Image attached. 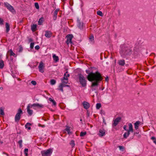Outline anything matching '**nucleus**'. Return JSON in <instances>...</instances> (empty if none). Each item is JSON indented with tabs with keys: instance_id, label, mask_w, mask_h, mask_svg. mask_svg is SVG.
Segmentation results:
<instances>
[{
	"instance_id": "obj_3",
	"label": "nucleus",
	"mask_w": 156,
	"mask_h": 156,
	"mask_svg": "<svg viewBox=\"0 0 156 156\" xmlns=\"http://www.w3.org/2000/svg\"><path fill=\"white\" fill-rule=\"evenodd\" d=\"M78 76L79 79V81L82 86L84 87L87 85V81L86 80L85 77L81 74H78Z\"/></svg>"
},
{
	"instance_id": "obj_27",
	"label": "nucleus",
	"mask_w": 156,
	"mask_h": 156,
	"mask_svg": "<svg viewBox=\"0 0 156 156\" xmlns=\"http://www.w3.org/2000/svg\"><path fill=\"white\" fill-rule=\"evenodd\" d=\"M4 66V62L2 60H0V69L3 68Z\"/></svg>"
},
{
	"instance_id": "obj_5",
	"label": "nucleus",
	"mask_w": 156,
	"mask_h": 156,
	"mask_svg": "<svg viewBox=\"0 0 156 156\" xmlns=\"http://www.w3.org/2000/svg\"><path fill=\"white\" fill-rule=\"evenodd\" d=\"M41 153L42 156H51L52 151L51 149H49L47 150L41 151Z\"/></svg>"
},
{
	"instance_id": "obj_45",
	"label": "nucleus",
	"mask_w": 156,
	"mask_h": 156,
	"mask_svg": "<svg viewBox=\"0 0 156 156\" xmlns=\"http://www.w3.org/2000/svg\"><path fill=\"white\" fill-rule=\"evenodd\" d=\"M90 39L91 41H92L94 40V37L93 35L91 36L90 37Z\"/></svg>"
},
{
	"instance_id": "obj_7",
	"label": "nucleus",
	"mask_w": 156,
	"mask_h": 156,
	"mask_svg": "<svg viewBox=\"0 0 156 156\" xmlns=\"http://www.w3.org/2000/svg\"><path fill=\"white\" fill-rule=\"evenodd\" d=\"M73 37V36L72 34H68L66 36L67 39L66 43L68 45L69 43L72 44V40Z\"/></svg>"
},
{
	"instance_id": "obj_41",
	"label": "nucleus",
	"mask_w": 156,
	"mask_h": 156,
	"mask_svg": "<svg viewBox=\"0 0 156 156\" xmlns=\"http://www.w3.org/2000/svg\"><path fill=\"white\" fill-rule=\"evenodd\" d=\"M18 144H19L20 147V148L22 147V140H20L18 141Z\"/></svg>"
},
{
	"instance_id": "obj_40",
	"label": "nucleus",
	"mask_w": 156,
	"mask_h": 156,
	"mask_svg": "<svg viewBox=\"0 0 156 156\" xmlns=\"http://www.w3.org/2000/svg\"><path fill=\"white\" fill-rule=\"evenodd\" d=\"M68 72L66 71L65 73L64 74V76H65L66 78H67L70 75L69 74H68Z\"/></svg>"
},
{
	"instance_id": "obj_50",
	"label": "nucleus",
	"mask_w": 156,
	"mask_h": 156,
	"mask_svg": "<svg viewBox=\"0 0 156 156\" xmlns=\"http://www.w3.org/2000/svg\"><path fill=\"white\" fill-rule=\"evenodd\" d=\"M127 132H126V134H127V136H128L130 134V132H131V131H129V130H127Z\"/></svg>"
},
{
	"instance_id": "obj_57",
	"label": "nucleus",
	"mask_w": 156,
	"mask_h": 156,
	"mask_svg": "<svg viewBox=\"0 0 156 156\" xmlns=\"http://www.w3.org/2000/svg\"><path fill=\"white\" fill-rule=\"evenodd\" d=\"M139 133V132H137L136 133H134V135H135L136 134H138Z\"/></svg>"
},
{
	"instance_id": "obj_15",
	"label": "nucleus",
	"mask_w": 156,
	"mask_h": 156,
	"mask_svg": "<svg viewBox=\"0 0 156 156\" xmlns=\"http://www.w3.org/2000/svg\"><path fill=\"white\" fill-rule=\"evenodd\" d=\"M83 105L84 108L86 109H87L89 108L90 106V104L87 102L85 101H84L83 102Z\"/></svg>"
},
{
	"instance_id": "obj_28",
	"label": "nucleus",
	"mask_w": 156,
	"mask_h": 156,
	"mask_svg": "<svg viewBox=\"0 0 156 156\" xmlns=\"http://www.w3.org/2000/svg\"><path fill=\"white\" fill-rule=\"evenodd\" d=\"M44 18L43 17H41L38 21V24L41 25L43 22V21Z\"/></svg>"
},
{
	"instance_id": "obj_23",
	"label": "nucleus",
	"mask_w": 156,
	"mask_h": 156,
	"mask_svg": "<svg viewBox=\"0 0 156 156\" xmlns=\"http://www.w3.org/2000/svg\"><path fill=\"white\" fill-rule=\"evenodd\" d=\"M70 127L66 126V128L65 129V130L69 134L72 133L70 131Z\"/></svg>"
},
{
	"instance_id": "obj_14",
	"label": "nucleus",
	"mask_w": 156,
	"mask_h": 156,
	"mask_svg": "<svg viewBox=\"0 0 156 156\" xmlns=\"http://www.w3.org/2000/svg\"><path fill=\"white\" fill-rule=\"evenodd\" d=\"M33 107H37L39 108H42L44 106L43 105L38 103H34L31 105L30 106V108Z\"/></svg>"
},
{
	"instance_id": "obj_20",
	"label": "nucleus",
	"mask_w": 156,
	"mask_h": 156,
	"mask_svg": "<svg viewBox=\"0 0 156 156\" xmlns=\"http://www.w3.org/2000/svg\"><path fill=\"white\" fill-rule=\"evenodd\" d=\"M129 126V131H131V132H133V125L132 124L130 123L128 124Z\"/></svg>"
},
{
	"instance_id": "obj_47",
	"label": "nucleus",
	"mask_w": 156,
	"mask_h": 156,
	"mask_svg": "<svg viewBox=\"0 0 156 156\" xmlns=\"http://www.w3.org/2000/svg\"><path fill=\"white\" fill-rule=\"evenodd\" d=\"M35 48L36 50H38L39 49L40 47L38 45H37L35 46Z\"/></svg>"
},
{
	"instance_id": "obj_11",
	"label": "nucleus",
	"mask_w": 156,
	"mask_h": 156,
	"mask_svg": "<svg viewBox=\"0 0 156 156\" xmlns=\"http://www.w3.org/2000/svg\"><path fill=\"white\" fill-rule=\"evenodd\" d=\"M59 11V9H57L54 11L53 14V19L54 20H56L57 18L58 13Z\"/></svg>"
},
{
	"instance_id": "obj_59",
	"label": "nucleus",
	"mask_w": 156,
	"mask_h": 156,
	"mask_svg": "<svg viewBox=\"0 0 156 156\" xmlns=\"http://www.w3.org/2000/svg\"><path fill=\"white\" fill-rule=\"evenodd\" d=\"M95 90V88H93L92 89V90L93 91V90Z\"/></svg>"
},
{
	"instance_id": "obj_43",
	"label": "nucleus",
	"mask_w": 156,
	"mask_h": 156,
	"mask_svg": "<svg viewBox=\"0 0 156 156\" xmlns=\"http://www.w3.org/2000/svg\"><path fill=\"white\" fill-rule=\"evenodd\" d=\"M34 42H32L30 43V48L31 49H33L34 48Z\"/></svg>"
},
{
	"instance_id": "obj_53",
	"label": "nucleus",
	"mask_w": 156,
	"mask_h": 156,
	"mask_svg": "<svg viewBox=\"0 0 156 156\" xmlns=\"http://www.w3.org/2000/svg\"><path fill=\"white\" fill-rule=\"evenodd\" d=\"M103 122L104 123V124L106 125V122H105V119L104 118H103Z\"/></svg>"
},
{
	"instance_id": "obj_6",
	"label": "nucleus",
	"mask_w": 156,
	"mask_h": 156,
	"mask_svg": "<svg viewBox=\"0 0 156 156\" xmlns=\"http://www.w3.org/2000/svg\"><path fill=\"white\" fill-rule=\"evenodd\" d=\"M4 5L12 13L15 12V11L13 7L7 2H4Z\"/></svg>"
},
{
	"instance_id": "obj_55",
	"label": "nucleus",
	"mask_w": 156,
	"mask_h": 156,
	"mask_svg": "<svg viewBox=\"0 0 156 156\" xmlns=\"http://www.w3.org/2000/svg\"><path fill=\"white\" fill-rule=\"evenodd\" d=\"M28 41H29V42H30L33 41V39L31 38H29L28 39Z\"/></svg>"
},
{
	"instance_id": "obj_42",
	"label": "nucleus",
	"mask_w": 156,
	"mask_h": 156,
	"mask_svg": "<svg viewBox=\"0 0 156 156\" xmlns=\"http://www.w3.org/2000/svg\"><path fill=\"white\" fill-rule=\"evenodd\" d=\"M62 83H63L65 84H67L68 83V79L66 80H62Z\"/></svg>"
},
{
	"instance_id": "obj_36",
	"label": "nucleus",
	"mask_w": 156,
	"mask_h": 156,
	"mask_svg": "<svg viewBox=\"0 0 156 156\" xmlns=\"http://www.w3.org/2000/svg\"><path fill=\"white\" fill-rule=\"evenodd\" d=\"M28 149L27 148H26L24 149V153L26 156H28Z\"/></svg>"
},
{
	"instance_id": "obj_31",
	"label": "nucleus",
	"mask_w": 156,
	"mask_h": 156,
	"mask_svg": "<svg viewBox=\"0 0 156 156\" xmlns=\"http://www.w3.org/2000/svg\"><path fill=\"white\" fill-rule=\"evenodd\" d=\"M101 106V104L100 103H98L96 104V108L98 109H99Z\"/></svg>"
},
{
	"instance_id": "obj_4",
	"label": "nucleus",
	"mask_w": 156,
	"mask_h": 156,
	"mask_svg": "<svg viewBox=\"0 0 156 156\" xmlns=\"http://www.w3.org/2000/svg\"><path fill=\"white\" fill-rule=\"evenodd\" d=\"M23 113V112L21 109V108H19L15 116V120L16 122H18L19 121L21 118V114Z\"/></svg>"
},
{
	"instance_id": "obj_9",
	"label": "nucleus",
	"mask_w": 156,
	"mask_h": 156,
	"mask_svg": "<svg viewBox=\"0 0 156 156\" xmlns=\"http://www.w3.org/2000/svg\"><path fill=\"white\" fill-rule=\"evenodd\" d=\"M118 63L119 66H123L125 65L126 66H128V64H125V61L123 59H119L118 61Z\"/></svg>"
},
{
	"instance_id": "obj_30",
	"label": "nucleus",
	"mask_w": 156,
	"mask_h": 156,
	"mask_svg": "<svg viewBox=\"0 0 156 156\" xmlns=\"http://www.w3.org/2000/svg\"><path fill=\"white\" fill-rule=\"evenodd\" d=\"M9 52H10V54L11 56H13L14 57L15 56V54L13 52L12 49H10L9 51Z\"/></svg>"
},
{
	"instance_id": "obj_38",
	"label": "nucleus",
	"mask_w": 156,
	"mask_h": 156,
	"mask_svg": "<svg viewBox=\"0 0 156 156\" xmlns=\"http://www.w3.org/2000/svg\"><path fill=\"white\" fill-rule=\"evenodd\" d=\"M118 147L119 148V149L120 150H121L122 151H123L124 149V147L123 146H119Z\"/></svg>"
},
{
	"instance_id": "obj_52",
	"label": "nucleus",
	"mask_w": 156,
	"mask_h": 156,
	"mask_svg": "<svg viewBox=\"0 0 156 156\" xmlns=\"http://www.w3.org/2000/svg\"><path fill=\"white\" fill-rule=\"evenodd\" d=\"M67 79H68V78H66V77L65 76H64V77H63V79H61V80H67Z\"/></svg>"
},
{
	"instance_id": "obj_17",
	"label": "nucleus",
	"mask_w": 156,
	"mask_h": 156,
	"mask_svg": "<svg viewBox=\"0 0 156 156\" xmlns=\"http://www.w3.org/2000/svg\"><path fill=\"white\" fill-rule=\"evenodd\" d=\"M30 106H29V105H28L27 107V112H28V114L30 115H31L32 114L33 111L32 110H30Z\"/></svg>"
},
{
	"instance_id": "obj_48",
	"label": "nucleus",
	"mask_w": 156,
	"mask_h": 156,
	"mask_svg": "<svg viewBox=\"0 0 156 156\" xmlns=\"http://www.w3.org/2000/svg\"><path fill=\"white\" fill-rule=\"evenodd\" d=\"M66 84L63 83V87H69V85H66Z\"/></svg>"
},
{
	"instance_id": "obj_46",
	"label": "nucleus",
	"mask_w": 156,
	"mask_h": 156,
	"mask_svg": "<svg viewBox=\"0 0 156 156\" xmlns=\"http://www.w3.org/2000/svg\"><path fill=\"white\" fill-rule=\"evenodd\" d=\"M127 134H126V132L123 135L124 137L125 138H126L128 136H127Z\"/></svg>"
},
{
	"instance_id": "obj_10",
	"label": "nucleus",
	"mask_w": 156,
	"mask_h": 156,
	"mask_svg": "<svg viewBox=\"0 0 156 156\" xmlns=\"http://www.w3.org/2000/svg\"><path fill=\"white\" fill-rule=\"evenodd\" d=\"M121 119V118L120 117H118L117 118L113 120L114 122L112 123L113 126H116L119 122L120 121Z\"/></svg>"
},
{
	"instance_id": "obj_61",
	"label": "nucleus",
	"mask_w": 156,
	"mask_h": 156,
	"mask_svg": "<svg viewBox=\"0 0 156 156\" xmlns=\"http://www.w3.org/2000/svg\"><path fill=\"white\" fill-rule=\"evenodd\" d=\"M80 120L81 122H82V119H81Z\"/></svg>"
},
{
	"instance_id": "obj_26",
	"label": "nucleus",
	"mask_w": 156,
	"mask_h": 156,
	"mask_svg": "<svg viewBox=\"0 0 156 156\" xmlns=\"http://www.w3.org/2000/svg\"><path fill=\"white\" fill-rule=\"evenodd\" d=\"M49 100L50 101L52 102L54 106H56V103L54 100L52 99L51 98H49Z\"/></svg>"
},
{
	"instance_id": "obj_56",
	"label": "nucleus",
	"mask_w": 156,
	"mask_h": 156,
	"mask_svg": "<svg viewBox=\"0 0 156 156\" xmlns=\"http://www.w3.org/2000/svg\"><path fill=\"white\" fill-rule=\"evenodd\" d=\"M105 80L106 81H108V77H107L105 78Z\"/></svg>"
},
{
	"instance_id": "obj_37",
	"label": "nucleus",
	"mask_w": 156,
	"mask_h": 156,
	"mask_svg": "<svg viewBox=\"0 0 156 156\" xmlns=\"http://www.w3.org/2000/svg\"><path fill=\"white\" fill-rule=\"evenodd\" d=\"M97 14L100 16H103L102 12L100 11H98L97 12Z\"/></svg>"
},
{
	"instance_id": "obj_34",
	"label": "nucleus",
	"mask_w": 156,
	"mask_h": 156,
	"mask_svg": "<svg viewBox=\"0 0 156 156\" xmlns=\"http://www.w3.org/2000/svg\"><path fill=\"white\" fill-rule=\"evenodd\" d=\"M87 134V133L86 132H81L80 134V136H85Z\"/></svg>"
},
{
	"instance_id": "obj_44",
	"label": "nucleus",
	"mask_w": 156,
	"mask_h": 156,
	"mask_svg": "<svg viewBox=\"0 0 156 156\" xmlns=\"http://www.w3.org/2000/svg\"><path fill=\"white\" fill-rule=\"evenodd\" d=\"M31 83L33 85H35L37 84L36 82L34 80H32L31 81Z\"/></svg>"
},
{
	"instance_id": "obj_1",
	"label": "nucleus",
	"mask_w": 156,
	"mask_h": 156,
	"mask_svg": "<svg viewBox=\"0 0 156 156\" xmlns=\"http://www.w3.org/2000/svg\"><path fill=\"white\" fill-rule=\"evenodd\" d=\"M91 69H88L86 70V73L88 74L87 78L88 80L92 82L91 87H93L98 86L99 82L101 81L102 78L100 73L97 72L95 73H93L91 71Z\"/></svg>"
},
{
	"instance_id": "obj_60",
	"label": "nucleus",
	"mask_w": 156,
	"mask_h": 156,
	"mask_svg": "<svg viewBox=\"0 0 156 156\" xmlns=\"http://www.w3.org/2000/svg\"><path fill=\"white\" fill-rule=\"evenodd\" d=\"M2 56L1 55H0V59L1 58Z\"/></svg>"
},
{
	"instance_id": "obj_32",
	"label": "nucleus",
	"mask_w": 156,
	"mask_h": 156,
	"mask_svg": "<svg viewBox=\"0 0 156 156\" xmlns=\"http://www.w3.org/2000/svg\"><path fill=\"white\" fill-rule=\"evenodd\" d=\"M70 144L73 147L75 145L74 141L73 140H72L70 143Z\"/></svg>"
},
{
	"instance_id": "obj_35",
	"label": "nucleus",
	"mask_w": 156,
	"mask_h": 156,
	"mask_svg": "<svg viewBox=\"0 0 156 156\" xmlns=\"http://www.w3.org/2000/svg\"><path fill=\"white\" fill-rule=\"evenodd\" d=\"M151 139L152 140L154 143L156 144V138L154 136H152L151 137Z\"/></svg>"
},
{
	"instance_id": "obj_33",
	"label": "nucleus",
	"mask_w": 156,
	"mask_h": 156,
	"mask_svg": "<svg viewBox=\"0 0 156 156\" xmlns=\"http://www.w3.org/2000/svg\"><path fill=\"white\" fill-rule=\"evenodd\" d=\"M56 83V81L53 79L51 80L50 81V83L52 85H54Z\"/></svg>"
},
{
	"instance_id": "obj_18",
	"label": "nucleus",
	"mask_w": 156,
	"mask_h": 156,
	"mask_svg": "<svg viewBox=\"0 0 156 156\" xmlns=\"http://www.w3.org/2000/svg\"><path fill=\"white\" fill-rule=\"evenodd\" d=\"M140 122L139 121H136L134 123V127L135 128L136 130H137L139 129V126L140 124Z\"/></svg>"
},
{
	"instance_id": "obj_19",
	"label": "nucleus",
	"mask_w": 156,
	"mask_h": 156,
	"mask_svg": "<svg viewBox=\"0 0 156 156\" xmlns=\"http://www.w3.org/2000/svg\"><path fill=\"white\" fill-rule=\"evenodd\" d=\"M52 57L55 62H57L59 60L58 57V56H56L55 54L53 55Z\"/></svg>"
},
{
	"instance_id": "obj_39",
	"label": "nucleus",
	"mask_w": 156,
	"mask_h": 156,
	"mask_svg": "<svg viewBox=\"0 0 156 156\" xmlns=\"http://www.w3.org/2000/svg\"><path fill=\"white\" fill-rule=\"evenodd\" d=\"M34 6L35 8L37 9H38L39 8V5L38 3L37 2H36L34 3Z\"/></svg>"
},
{
	"instance_id": "obj_22",
	"label": "nucleus",
	"mask_w": 156,
	"mask_h": 156,
	"mask_svg": "<svg viewBox=\"0 0 156 156\" xmlns=\"http://www.w3.org/2000/svg\"><path fill=\"white\" fill-rule=\"evenodd\" d=\"M31 125V124L29 122H28L26 123V124L25 125V127L26 128H27L28 130H30L31 129V127L30 126Z\"/></svg>"
},
{
	"instance_id": "obj_54",
	"label": "nucleus",
	"mask_w": 156,
	"mask_h": 156,
	"mask_svg": "<svg viewBox=\"0 0 156 156\" xmlns=\"http://www.w3.org/2000/svg\"><path fill=\"white\" fill-rule=\"evenodd\" d=\"M126 125H125V126H123V129H124L125 130L127 131V130H128V129H126Z\"/></svg>"
},
{
	"instance_id": "obj_16",
	"label": "nucleus",
	"mask_w": 156,
	"mask_h": 156,
	"mask_svg": "<svg viewBox=\"0 0 156 156\" xmlns=\"http://www.w3.org/2000/svg\"><path fill=\"white\" fill-rule=\"evenodd\" d=\"M52 33L51 31H46L45 32V36L47 37H50L52 36Z\"/></svg>"
},
{
	"instance_id": "obj_2",
	"label": "nucleus",
	"mask_w": 156,
	"mask_h": 156,
	"mask_svg": "<svg viewBox=\"0 0 156 156\" xmlns=\"http://www.w3.org/2000/svg\"><path fill=\"white\" fill-rule=\"evenodd\" d=\"M120 48L119 53L122 58L130 55L132 53V50L131 48L126 45H121Z\"/></svg>"
},
{
	"instance_id": "obj_8",
	"label": "nucleus",
	"mask_w": 156,
	"mask_h": 156,
	"mask_svg": "<svg viewBox=\"0 0 156 156\" xmlns=\"http://www.w3.org/2000/svg\"><path fill=\"white\" fill-rule=\"evenodd\" d=\"M77 26L81 30H83L84 29V27L83 22H80L78 18L77 20Z\"/></svg>"
},
{
	"instance_id": "obj_25",
	"label": "nucleus",
	"mask_w": 156,
	"mask_h": 156,
	"mask_svg": "<svg viewBox=\"0 0 156 156\" xmlns=\"http://www.w3.org/2000/svg\"><path fill=\"white\" fill-rule=\"evenodd\" d=\"M37 29V25L36 24H34L31 26V29L33 31H35Z\"/></svg>"
},
{
	"instance_id": "obj_49",
	"label": "nucleus",
	"mask_w": 156,
	"mask_h": 156,
	"mask_svg": "<svg viewBox=\"0 0 156 156\" xmlns=\"http://www.w3.org/2000/svg\"><path fill=\"white\" fill-rule=\"evenodd\" d=\"M3 20L0 18V24H3Z\"/></svg>"
},
{
	"instance_id": "obj_13",
	"label": "nucleus",
	"mask_w": 156,
	"mask_h": 156,
	"mask_svg": "<svg viewBox=\"0 0 156 156\" xmlns=\"http://www.w3.org/2000/svg\"><path fill=\"white\" fill-rule=\"evenodd\" d=\"M105 134V130L104 129H100L99 130L98 135L100 136H104Z\"/></svg>"
},
{
	"instance_id": "obj_21",
	"label": "nucleus",
	"mask_w": 156,
	"mask_h": 156,
	"mask_svg": "<svg viewBox=\"0 0 156 156\" xmlns=\"http://www.w3.org/2000/svg\"><path fill=\"white\" fill-rule=\"evenodd\" d=\"M5 27L6 28V32L8 33L10 30L9 25L8 23H5Z\"/></svg>"
},
{
	"instance_id": "obj_51",
	"label": "nucleus",
	"mask_w": 156,
	"mask_h": 156,
	"mask_svg": "<svg viewBox=\"0 0 156 156\" xmlns=\"http://www.w3.org/2000/svg\"><path fill=\"white\" fill-rule=\"evenodd\" d=\"M23 50V48L22 47L20 46V49H19V52H21Z\"/></svg>"
},
{
	"instance_id": "obj_58",
	"label": "nucleus",
	"mask_w": 156,
	"mask_h": 156,
	"mask_svg": "<svg viewBox=\"0 0 156 156\" xmlns=\"http://www.w3.org/2000/svg\"><path fill=\"white\" fill-rule=\"evenodd\" d=\"M0 89L1 90H2V89H3V87H0Z\"/></svg>"
},
{
	"instance_id": "obj_24",
	"label": "nucleus",
	"mask_w": 156,
	"mask_h": 156,
	"mask_svg": "<svg viewBox=\"0 0 156 156\" xmlns=\"http://www.w3.org/2000/svg\"><path fill=\"white\" fill-rule=\"evenodd\" d=\"M58 90H61L62 92H63V83H61L60 84L59 86Z\"/></svg>"
},
{
	"instance_id": "obj_29",
	"label": "nucleus",
	"mask_w": 156,
	"mask_h": 156,
	"mask_svg": "<svg viewBox=\"0 0 156 156\" xmlns=\"http://www.w3.org/2000/svg\"><path fill=\"white\" fill-rule=\"evenodd\" d=\"M4 114L3 108L2 107H1L0 108V115H3Z\"/></svg>"
},
{
	"instance_id": "obj_12",
	"label": "nucleus",
	"mask_w": 156,
	"mask_h": 156,
	"mask_svg": "<svg viewBox=\"0 0 156 156\" xmlns=\"http://www.w3.org/2000/svg\"><path fill=\"white\" fill-rule=\"evenodd\" d=\"M44 68L43 63L42 62H41L38 66L39 71L42 73H43L44 72Z\"/></svg>"
}]
</instances>
